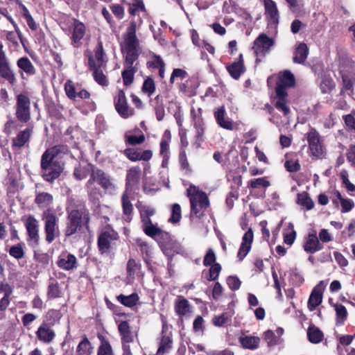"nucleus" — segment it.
<instances>
[{"label": "nucleus", "mask_w": 355, "mask_h": 355, "mask_svg": "<svg viewBox=\"0 0 355 355\" xmlns=\"http://www.w3.org/2000/svg\"><path fill=\"white\" fill-rule=\"evenodd\" d=\"M136 21H131L123 35L121 49L125 56L124 69L122 79L125 87L130 86L134 80L137 71L136 62L139 56V40L136 36Z\"/></svg>", "instance_id": "f257e3e1"}, {"label": "nucleus", "mask_w": 355, "mask_h": 355, "mask_svg": "<svg viewBox=\"0 0 355 355\" xmlns=\"http://www.w3.org/2000/svg\"><path fill=\"white\" fill-rule=\"evenodd\" d=\"M53 150H46L41 158V168L43 178L49 182L57 179L63 171V164L53 157Z\"/></svg>", "instance_id": "f03ea898"}, {"label": "nucleus", "mask_w": 355, "mask_h": 355, "mask_svg": "<svg viewBox=\"0 0 355 355\" xmlns=\"http://www.w3.org/2000/svg\"><path fill=\"white\" fill-rule=\"evenodd\" d=\"M89 213L84 209H73L69 211L64 229L65 236L73 235L82 225H85L86 229L89 230Z\"/></svg>", "instance_id": "7ed1b4c3"}, {"label": "nucleus", "mask_w": 355, "mask_h": 355, "mask_svg": "<svg viewBox=\"0 0 355 355\" xmlns=\"http://www.w3.org/2000/svg\"><path fill=\"white\" fill-rule=\"evenodd\" d=\"M187 195L189 198L191 214L197 215L202 209H205L209 205L207 194L195 185L191 184L187 189Z\"/></svg>", "instance_id": "20e7f679"}, {"label": "nucleus", "mask_w": 355, "mask_h": 355, "mask_svg": "<svg viewBox=\"0 0 355 355\" xmlns=\"http://www.w3.org/2000/svg\"><path fill=\"white\" fill-rule=\"evenodd\" d=\"M42 220L44 223L45 240L51 243L60 235L58 218L53 213L45 211L42 214Z\"/></svg>", "instance_id": "39448f33"}, {"label": "nucleus", "mask_w": 355, "mask_h": 355, "mask_svg": "<svg viewBox=\"0 0 355 355\" xmlns=\"http://www.w3.org/2000/svg\"><path fill=\"white\" fill-rule=\"evenodd\" d=\"M21 220L27 232V242L28 245L32 247L37 246L40 241L39 221L33 215L25 216L22 218Z\"/></svg>", "instance_id": "423d86ee"}, {"label": "nucleus", "mask_w": 355, "mask_h": 355, "mask_svg": "<svg viewBox=\"0 0 355 355\" xmlns=\"http://www.w3.org/2000/svg\"><path fill=\"white\" fill-rule=\"evenodd\" d=\"M118 234L113 229L108 228L103 231L98 238V247L100 252L103 254L110 253L114 241L118 239Z\"/></svg>", "instance_id": "0eeeda50"}, {"label": "nucleus", "mask_w": 355, "mask_h": 355, "mask_svg": "<svg viewBox=\"0 0 355 355\" xmlns=\"http://www.w3.org/2000/svg\"><path fill=\"white\" fill-rule=\"evenodd\" d=\"M0 76L9 83L13 85L15 81V76L11 69L6 54L3 50V45L0 42Z\"/></svg>", "instance_id": "6e6552de"}, {"label": "nucleus", "mask_w": 355, "mask_h": 355, "mask_svg": "<svg viewBox=\"0 0 355 355\" xmlns=\"http://www.w3.org/2000/svg\"><path fill=\"white\" fill-rule=\"evenodd\" d=\"M306 137L309 148L312 155L316 157H321L323 155L324 150L318 131L314 128H311L307 133Z\"/></svg>", "instance_id": "1a4fd4ad"}, {"label": "nucleus", "mask_w": 355, "mask_h": 355, "mask_svg": "<svg viewBox=\"0 0 355 355\" xmlns=\"http://www.w3.org/2000/svg\"><path fill=\"white\" fill-rule=\"evenodd\" d=\"M92 176L96 178V181L101 187L109 193H114L116 191V187L110 177L101 169L94 168L92 170Z\"/></svg>", "instance_id": "9d476101"}, {"label": "nucleus", "mask_w": 355, "mask_h": 355, "mask_svg": "<svg viewBox=\"0 0 355 355\" xmlns=\"http://www.w3.org/2000/svg\"><path fill=\"white\" fill-rule=\"evenodd\" d=\"M16 115L21 122H27L31 118L30 101L24 95H18Z\"/></svg>", "instance_id": "9b49d317"}, {"label": "nucleus", "mask_w": 355, "mask_h": 355, "mask_svg": "<svg viewBox=\"0 0 355 355\" xmlns=\"http://www.w3.org/2000/svg\"><path fill=\"white\" fill-rule=\"evenodd\" d=\"M288 103V94L286 90H276L275 95L272 96V103L278 111L282 112L284 116L290 113Z\"/></svg>", "instance_id": "f8f14e48"}, {"label": "nucleus", "mask_w": 355, "mask_h": 355, "mask_svg": "<svg viewBox=\"0 0 355 355\" xmlns=\"http://www.w3.org/2000/svg\"><path fill=\"white\" fill-rule=\"evenodd\" d=\"M214 115L217 124L222 128L227 130H233L235 124L227 116L224 105L216 107L214 110Z\"/></svg>", "instance_id": "ddd939ff"}, {"label": "nucleus", "mask_w": 355, "mask_h": 355, "mask_svg": "<svg viewBox=\"0 0 355 355\" xmlns=\"http://www.w3.org/2000/svg\"><path fill=\"white\" fill-rule=\"evenodd\" d=\"M114 105L119 114L124 119H128L134 114V110L128 106L123 90L119 91L118 96L114 101Z\"/></svg>", "instance_id": "4468645a"}, {"label": "nucleus", "mask_w": 355, "mask_h": 355, "mask_svg": "<svg viewBox=\"0 0 355 355\" xmlns=\"http://www.w3.org/2000/svg\"><path fill=\"white\" fill-rule=\"evenodd\" d=\"M284 330L282 327H277L275 330H268V352L274 347H277L278 351L284 347V338L282 337Z\"/></svg>", "instance_id": "2eb2a0df"}, {"label": "nucleus", "mask_w": 355, "mask_h": 355, "mask_svg": "<svg viewBox=\"0 0 355 355\" xmlns=\"http://www.w3.org/2000/svg\"><path fill=\"white\" fill-rule=\"evenodd\" d=\"M324 287V281H320L312 290L307 303L310 311H314L322 303Z\"/></svg>", "instance_id": "dca6fc26"}, {"label": "nucleus", "mask_w": 355, "mask_h": 355, "mask_svg": "<svg viewBox=\"0 0 355 355\" xmlns=\"http://www.w3.org/2000/svg\"><path fill=\"white\" fill-rule=\"evenodd\" d=\"M123 153L132 162L148 161L153 156V152L150 150L141 151L139 149L132 148H126Z\"/></svg>", "instance_id": "f3484780"}, {"label": "nucleus", "mask_w": 355, "mask_h": 355, "mask_svg": "<svg viewBox=\"0 0 355 355\" xmlns=\"http://www.w3.org/2000/svg\"><path fill=\"white\" fill-rule=\"evenodd\" d=\"M252 49L256 56V62L263 61L266 54V34H261L254 40Z\"/></svg>", "instance_id": "a211bd4d"}, {"label": "nucleus", "mask_w": 355, "mask_h": 355, "mask_svg": "<svg viewBox=\"0 0 355 355\" xmlns=\"http://www.w3.org/2000/svg\"><path fill=\"white\" fill-rule=\"evenodd\" d=\"M36 336L40 341L50 343L54 339L55 334L49 323L42 322L36 331Z\"/></svg>", "instance_id": "6ab92c4d"}, {"label": "nucleus", "mask_w": 355, "mask_h": 355, "mask_svg": "<svg viewBox=\"0 0 355 355\" xmlns=\"http://www.w3.org/2000/svg\"><path fill=\"white\" fill-rule=\"evenodd\" d=\"M253 241V232L249 229L243 236L242 242L239 248L237 257L241 261L250 251Z\"/></svg>", "instance_id": "aec40b11"}, {"label": "nucleus", "mask_w": 355, "mask_h": 355, "mask_svg": "<svg viewBox=\"0 0 355 355\" xmlns=\"http://www.w3.org/2000/svg\"><path fill=\"white\" fill-rule=\"evenodd\" d=\"M72 29L71 44L74 47H78L80 44V40L85 34V26L84 24L74 19L72 24Z\"/></svg>", "instance_id": "412c9836"}, {"label": "nucleus", "mask_w": 355, "mask_h": 355, "mask_svg": "<svg viewBox=\"0 0 355 355\" xmlns=\"http://www.w3.org/2000/svg\"><path fill=\"white\" fill-rule=\"evenodd\" d=\"M76 257L69 253H62L58 257L57 264L59 268L65 270H70L76 267Z\"/></svg>", "instance_id": "4be33fe9"}, {"label": "nucleus", "mask_w": 355, "mask_h": 355, "mask_svg": "<svg viewBox=\"0 0 355 355\" xmlns=\"http://www.w3.org/2000/svg\"><path fill=\"white\" fill-rule=\"evenodd\" d=\"M304 250L307 253L313 254L322 249V245L320 243L315 233H310L304 244Z\"/></svg>", "instance_id": "5701e85b"}, {"label": "nucleus", "mask_w": 355, "mask_h": 355, "mask_svg": "<svg viewBox=\"0 0 355 355\" xmlns=\"http://www.w3.org/2000/svg\"><path fill=\"white\" fill-rule=\"evenodd\" d=\"M124 137L125 144L132 146L140 144L145 140L144 135L138 128L125 132Z\"/></svg>", "instance_id": "b1692460"}, {"label": "nucleus", "mask_w": 355, "mask_h": 355, "mask_svg": "<svg viewBox=\"0 0 355 355\" xmlns=\"http://www.w3.org/2000/svg\"><path fill=\"white\" fill-rule=\"evenodd\" d=\"M141 168L139 167L130 168L126 175V190L129 191L139 182Z\"/></svg>", "instance_id": "393cba45"}, {"label": "nucleus", "mask_w": 355, "mask_h": 355, "mask_svg": "<svg viewBox=\"0 0 355 355\" xmlns=\"http://www.w3.org/2000/svg\"><path fill=\"white\" fill-rule=\"evenodd\" d=\"M285 159L284 166L288 171L295 173L300 170L301 166L296 153L291 152L286 153Z\"/></svg>", "instance_id": "a878e982"}, {"label": "nucleus", "mask_w": 355, "mask_h": 355, "mask_svg": "<svg viewBox=\"0 0 355 355\" xmlns=\"http://www.w3.org/2000/svg\"><path fill=\"white\" fill-rule=\"evenodd\" d=\"M17 65L20 69L22 76L23 73L28 76H33L36 73V69L34 65L27 57H22L18 59L17 61Z\"/></svg>", "instance_id": "bb28decb"}, {"label": "nucleus", "mask_w": 355, "mask_h": 355, "mask_svg": "<svg viewBox=\"0 0 355 355\" xmlns=\"http://www.w3.org/2000/svg\"><path fill=\"white\" fill-rule=\"evenodd\" d=\"M334 194V197L332 202L336 205H338V202H340L342 213L349 212L354 208V202L352 199L343 198L338 191H336Z\"/></svg>", "instance_id": "cd10ccee"}, {"label": "nucleus", "mask_w": 355, "mask_h": 355, "mask_svg": "<svg viewBox=\"0 0 355 355\" xmlns=\"http://www.w3.org/2000/svg\"><path fill=\"white\" fill-rule=\"evenodd\" d=\"M143 230L146 235L157 240L158 242L159 239H168L170 237L167 232L162 231L157 225L151 224L145 227Z\"/></svg>", "instance_id": "c85d7f7f"}, {"label": "nucleus", "mask_w": 355, "mask_h": 355, "mask_svg": "<svg viewBox=\"0 0 355 355\" xmlns=\"http://www.w3.org/2000/svg\"><path fill=\"white\" fill-rule=\"evenodd\" d=\"M105 62L103 45L98 43L94 57H89V64L92 69L101 68Z\"/></svg>", "instance_id": "c756f323"}, {"label": "nucleus", "mask_w": 355, "mask_h": 355, "mask_svg": "<svg viewBox=\"0 0 355 355\" xmlns=\"http://www.w3.org/2000/svg\"><path fill=\"white\" fill-rule=\"evenodd\" d=\"M227 70L230 76L234 79H237L240 77L241 73L245 71L243 66V55H239L238 61H235L230 64L227 66Z\"/></svg>", "instance_id": "7c9ffc66"}, {"label": "nucleus", "mask_w": 355, "mask_h": 355, "mask_svg": "<svg viewBox=\"0 0 355 355\" xmlns=\"http://www.w3.org/2000/svg\"><path fill=\"white\" fill-rule=\"evenodd\" d=\"M159 244L163 252L168 256L172 255L173 253L179 254L183 252L182 246L176 241H159Z\"/></svg>", "instance_id": "2f4dec72"}, {"label": "nucleus", "mask_w": 355, "mask_h": 355, "mask_svg": "<svg viewBox=\"0 0 355 355\" xmlns=\"http://www.w3.org/2000/svg\"><path fill=\"white\" fill-rule=\"evenodd\" d=\"M35 201L39 208L48 209L53 204V197L46 192H36Z\"/></svg>", "instance_id": "473e14b6"}, {"label": "nucleus", "mask_w": 355, "mask_h": 355, "mask_svg": "<svg viewBox=\"0 0 355 355\" xmlns=\"http://www.w3.org/2000/svg\"><path fill=\"white\" fill-rule=\"evenodd\" d=\"M122 202V207L123 211L124 214V219L127 222H130L132 219L131 214L132 212V205L130 200L128 196V191L125 190V191L123 193L121 197Z\"/></svg>", "instance_id": "72a5a7b5"}, {"label": "nucleus", "mask_w": 355, "mask_h": 355, "mask_svg": "<svg viewBox=\"0 0 355 355\" xmlns=\"http://www.w3.org/2000/svg\"><path fill=\"white\" fill-rule=\"evenodd\" d=\"M332 306L336 311V325H343L348 316L347 309L344 305L338 303L333 304Z\"/></svg>", "instance_id": "f704fd0d"}, {"label": "nucleus", "mask_w": 355, "mask_h": 355, "mask_svg": "<svg viewBox=\"0 0 355 355\" xmlns=\"http://www.w3.org/2000/svg\"><path fill=\"white\" fill-rule=\"evenodd\" d=\"M268 17H270V19L272 25L274 26V31L277 33V26L279 22V15L275 3L272 0H268Z\"/></svg>", "instance_id": "c9c22d12"}, {"label": "nucleus", "mask_w": 355, "mask_h": 355, "mask_svg": "<svg viewBox=\"0 0 355 355\" xmlns=\"http://www.w3.org/2000/svg\"><path fill=\"white\" fill-rule=\"evenodd\" d=\"M175 310L180 316L186 315L190 312V305L187 299L183 297H179L175 304Z\"/></svg>", "instance_id": "e433bc0d"}, {"label": "nucleus", "mask_w": 355, "mask_h": 355, "mask_svg": "<svg viewBox=\"0 0 355 355\" xmlns=\"http://www.w3.org/2000/svg\"><path fill=\"white\" fill-rule=\"evenodd\" d=\"M31 129L26 128L24 130L20 131L17 137L12 140V146L18 148H21L28 141L31 135Z\"/></svg>", "instance_id": "4c0bfd02"}, {"label": "nucleus", "mask_w": 355, "mask_h": 355, "mask_svg": "<svg viewBox=\"0 0 355 355\" xmlns=\"http://www.w3.org/2000/svg\"><path fill=\"white\" fill-rule=\"evenodd\" d=\"M279 81L280 85L276 89H284V87H291L295 85L294 76L288 71H284L279 75Z\"/></svg>", "instance_id": "58836bf2"}, {"label": "nucleus", "mask_w": 355, "mask_h": 355, "mask_svg": "<svg viewBox=\"0 0 355 355\" xmlns=\"http://www.w3.org/2000/svg\"><path fill=\"white\" fill-rule=\"evenodd\" d=\"M309 53V49L305 43H300L296 48L293 61L297 63H302L305 61Z\"/></svg>", "instance_id": "ea45409f"}, {"label": "nucleus", "mask_w": 355, "mask_h": 355, "mask_svg": "<svg viewBox=\"0 0 355 355\" xmlns=\"http://www.w3.org/2000/svg\"><path fill=\"white\" fill-rule=\"evenodd\" d=\"M240 342L244 348L254 349L258 347L260 339L257 336H243L240 338Z\"/></svg>", "instance_id": "a19ab883"}, {"label": "nucleus", "mask_w": 355, "mask_h": 355, "mask_svg": "<svg viewBox=\"0 0 355 355\" xmlns=\"http://www.w3.org/2000/svg\"><path fill=\"white\" fill-rule=\"evenodd\" d=\"M309 340L314 344L320 343L323 338V333L316 327L311 326L307 330Z\"/></svg>", "instance_id": "79ce46f5"}, {"label": "nucleus", "mask_w": 355, "mask_h": 355, "mask_svg": "<svg viewBox=\"0 0 355 355\" xmlns=\"http://www.w3.org/2000/svg\"><path fill=\"white\" fill-rule=\"evenodd\" d=\"M92 349L90 342L85 337L77 346L76 355H91Z\"/></svg>", "instance_id": "37998d69"}, {"label": "nucleus", "mask_w": 355, "mask_h": 355, "mask_svg": "<svg viewBox=\"0 0 355 355\" xmlns=\"http://www.w3.org/2000/svg\"><path fill=\"white\" fill-rule=\"evenodd\" d=\"M61 317L62 314L60 311L51 309L47 312L43 322H47L49 325L53 327L56 323L59 322Z\"/></svg>", "instance_id": "c03bdc74"}, {"label": "nucleus", "mask_w": 355, "mask_h": 355, "mask_svg": "<svg viewBox=\"0 0 355 355\" xmlns=\"http://www.w3.org/2000/svg\"><path fill=\"white\" fill-rule=\"evenodd\" d=\"M194 128H196V141L200 143L203 141V135L205 132L202 119L200 116L194 118ZM200 145V144H198Z\"/></svg>", "instance_id": "a18cd8bd"}, {"label": "nucleus", "mask_w": 355, "mask_h": 355, "mask_svg": "<svg viewBox=\"0 0 355 355\" xmlns=\"http://www.w3.org/2000/svg\"><path fill=\"white\" fill-rule=\"evenodd\" d=\"M297 202L300 206L306 208L307 210H310L313 208L314 203L312 199L309 196L306 192H302L297 195Z\"/></svg>", "instance_id": "49530a36"}, {"label": "nucleus", "mask_w": 355, "mask_h": 355, "mask_svg": "<svg viewBox=\"0 0 355 355\" xmlns=\"http://www.w3.org/2000/svg\"><path fill=\"white\" fill-rule=\"evenodd\" d=\"M66 95L71 100L78 101L83 99L89 98L90 96L87 90H80L76 92V90H64Z\"/></svg>", "instance_id": "de8ad7c7"}, {"label": "nucleus", "mask_w": 355, "mask_h": 355, "mask_svg": "<svg viewBox=\"0 0 355 355\" xmlns=\"http://www.w3.org/2000/svg\"><path fill=\"white\" fill-rule=\"evenodd\" d=\"M118 300L124 306L132 307L137 304L139 300L137 294L132 293L130 295H120L118 296Z\"/></svg>", "instance_id": "09e8293b"}, {"label": "nucleus", "mask_w": 355, "mask_h": 355, "mask_svg": "<svg viewBox=\"0 0 355 355\" xmlns=\"http://www.w3.org/2000/svg\"><path fill=\"white\" fill-rule=\"evenodd\" d=\"M172 347V340L168 336H163L160 343L159 347L158 348L157 354V355H164L165 353L168 352Z\"/></svg>", "instance_id": "8fccbe9b"}, {"label": "nucleus", "mask_w": 355, "mask_h": 355, "mask_svg": "<svg viewBox=\"0 0 355 355\" xmlns=\"http://www.w3.org/2000/svg\"><path fill=\"white\" fill-rule=\"evenodd\" d=\"M96 178H93L92 172L90 175V178L89 179L87 183V189L89 197L94 199L98 198V196L100 193L99 189L96 187L95 184V182H96Z\"/></svg>", "instance_id": "3c124183"}, {"label": "nucleus", "mask_w": 355, "mask_h": 355, "mask_svg": "<svg viewBox=\"0 0 355 355\" xmlns=\"http://www.w3.org/2000/svg\"><path fill=\"white\" fill-rule=\"evenodd\" d=\"M296 236L297 233L294 230L293 224L292 223H289L288 225L287 231L284 236V243L287 245H291L294 243L296 239Z\"/></svg>", "instance_id": "603ef678"}, {"label": "nucleus", "mask_w": 355, "mask_h": 355, "mask_svg": "<svg viewBox=\"0 0 355 355\" xmlns=\"http://www.w3.org/2000/svg\"><path fill=\"white\" fill-rule=\"evenodd\" d=\"M9 254L16 259L24 258L25 252L21 243L14 245L8 250Z\"/></svg>", "instance_id": "864d4df0"}, {"label": "nucleus", "mask_w": 355, "mask_h": 355, "mask_svg": "<svg viewBox=\"0 0 355 355\" xmlns=\"http://www.w3.org/2000/svg\"><path fill=\"white\" fill-rule=\"evenodd\" d=\"M231 321V316L227 313H223L219 315H216L212 319L213 324L216 327H223Z\"/></svg>", "instance_id": "5fc2aeb1"}, {"label": "nucleus", "mask_w": 355, "mask_h": 355, "mask_svg": "<svg viewBox=\"0 0 355 355\" xmlns=\"http://www.w3.org/2000/svg\"><path fill=\"white\" fill-rule=\"evenodd\" d=\"M182 217L181 207L179 204H173L171 207V216L168 221L173 223H176L180 221Z\"/></svg>", "instance_id": "6e6d98bb"}, {"label": "nucleus", "mask_w": 355, "mask_h": 355, "mask_svg": "<svg viewBox=\"0 0 355 355\" xmlns=\"http://www.w3.org/2000/svg\"><path fill=\"white\" fill-rule=\"evenodd\" d=\"M92 69L94 70L93 76H94V80L101 86H103V87L107 86V80L106 79L105 76L103 74L101 69V68H94Z\"/></svg>", "instance_id": "4d7b16f0"}, {"label": "nucleus", "mask_w": 355, "mask_h": 355, "mask_svg": "<svg viewBox=\"0 0 355 355\" xmlns=\"http://www.w3.org/2000/svg\"><path fill=\"white\" fill-rule=\"evenodd\" d=\"M145 11V6L142 0H134L130 4L128 11L132 15H135L139 11Z\"/></svg>", "instance_id": "13d9d810"}, {"label": "nucleus", "mask_w": 355, "mask_h": 355, "mask_svg": "<svg viewBox=\"0 0 355 355\" xmlns=\"http://www.w3.org/2000/svg\"><path fill=\"white\" fill-rule=\"evenodd\" d=\"M148 65L150 68L159 69L162 67H164V62L159 55L153 54L148 62Z\"/></svg>", "instance_id": "bf43d9fd"}, {"label": "nucleus", "mask_w": 355, "mask_h": 355, "mask_svg": "<svg viewBox=\"0 0 355 355\" xmlns=\"http://www.w3.org/2000/svg\"><path fill=\"white\" fill-rule=\"evenodd\" d=\"M187 72L182 69H175L171 75L170 81L173 83L175 80H182L187 77Z\"/></svg>", "instance_id": "052dcab7"}, {"label": "nucleus", "mask_w": 355, "mask_h": 355, "mask_svg": "<svg viewBox=\"0 0 355 355\" xmlns=\"http://www.w3.org/2000/svg\"><path fill=\"white\" fill-rule=\"evenodd\" d=\"M60 290L57 283H51L48 288V297L49 298H56L60 297Z\"/></svg>", "instance_id": "680f3d73"}, {"label": "nucleus", "mask_w": 355, "mask_h": 355, "mask_svg": "<svg viewBox=\"0 0 355 355\" xmlns=\"http://www.w3.org/2000/svg\"><path fill=\"white\" fill-rule=\"evenodd\" d=\"M209 274L208 279L209 281H214L218 278L219 273L221 270V266L219 263H214L210 266Z\"/></svg>", "instance_id": "e2e57ef3"}, {"label": "nucleus", "mask_w": 355, "mask_h": 355, "mask_svg": "<svg viewBox=\"0 0 355 355\" xmlns=\"http://www.w3.org/2000/svg\"><path fill=\"white\" fill-rule=\"evenodd\" d=\"M216 261V254L212 249H209L204 257L203 263L205 266L213 265Z\"/></svg>", "instance_id": "0e129e2a"}, {"label": "nucleus", "mask_w": 355, "mask_h": 355, "mask_svg": "<svg viewBox=\"0 0 355 355\" xmlns=\"http://www.w3.org/2000/svg\"><path fill=\"white\" fill-rule=\"evenodd\" d=\"M227 284L231 290L236 291L240 288L241 282L237 277L230 276L227 279Z\"/></svg>", "instance_id": "69168bd1"}, {"label": "nucleus", "mask_w": 355, "mask_h": 355, "mask_svg": "<svg viewBox=\"0 0 355 355\" xmlns=\"http://www.w3.org/2000/svg\"><path fill=\"white\" fill-rule=\"evenodd\" d=\"M346 157L351 166L355 168V145L352 144L349 146L346 153Z\"/></svg>", "instance_id": "338daca9"}, {"label": "nucleus", "mask_w": 355, "mask_h": 355, "mask_svg": "<svg viewBox=\"0 0 355 355\" xmlns=\"http://www.w3.org/2000/svg\"><path fill=\"white\" fill-rule=\"evenodd\" d=\"M345 89H355V79L349 77L347 75L342 76Z\"/></svg>", "instance_id": "774afa93"}]
</instances>
